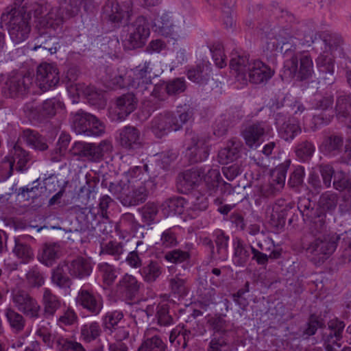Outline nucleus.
Wrapping results in <instances>:
<instances>
[{"mask_svg": "<svg viewBox=\"0 0 351 351\" xmlns=\"http://www.w3.org/2000/svg\"><path fill=\"white\" fill-rule=\"evenodd\" d=\"M141 173L139 167L130 169L123 179L116 182H108L103 179L101 186L108 189L109 192L124 206H135L144 203L148 197V182H140L137 178Z\"/></svg>", "mask_w": 351, "mask_h": 351, "instance_id": "f257e3e1", "label": "nucleus"}, {"mask_svg": "<svg viewBox=\"0 0 351 351\" xmlns=\"http://www.w3.org/2000/svg\"><path fill=\"white\" fill-rule=\"evenodd\" d=\"M92 271L90 260L78 256L73 259L60 262L53 269L51 280L53 284L60 288H69L72 285L71 278L82 280L88 277Z\"/></svg>", "mask_w": 351, "mask_h": 351, "instance_id": "f03ea898", "label": "nucleus"}, {"mask_svg": "<svg viewBox=\"0 0 351 351\" xmlns=\"http://www.w3.org/2000/svg\"><path fill=\"white\" fill-rule=\"evenodd\" d=\"M341 237L336 232H330L324 237L313 239L304 245V248L311 261L316 265H320L335 252Z\"/></svg>", "mask_w": 351, "mask_h": 351, "instance_id": "7ed1b4c3", "label": "nucleus"}, {"mask_svg": "<svg viewBox=\"0 0 351 351\" xmlns=\"http://www.w3.org/2000/svg\"><path fill=\"white\" fill-rule=\"evenodd\" d=\"M72 128L78 134L99 136L104 133L105 126L95 116L80 110L73 114Z\"/></svg>", "mask_w": 351, "mask_h": 351, "instance_id": "20e7f679", "label": "nucleus"}, {"mask_svg": "<svg viewBox=\"0 0 351 351\" xmlns=\"http://www.w3.org/2000/svg\"><path fill=\"white\" fill-rule=\"evenodd\" d=\"M31 157L29 152L21 147L18 143H15L8 155L0 163V172L3 180L9 178L14 169L23 171L27 169V163Z\"/></svg>", "mask_w": 351, "mask_h": 351, "instance_id": "39448f33", "label": "nucleus"}, {"mask_svg": "<svg viewBox=\"0 0 351 351\" xmlns=\"http://www.w3.org/2000/svg\"><path fill=\"white\" fill-rule=\"evenodd\" d=\"M11 298L14 306L26 317L33 320L40 318L41 305L27 291L21 289H13Z\"/></svg>", "mask_w": 351, "mask_h": 351, "instance_id": "423d86ee", "label": "nucleus"}, {"mask_svg": "<svg viewBox=\"0 0 351 351\" xmlns=\"http://www.w3.org/2000/svg\"><path fill=\"white\" fill-rule=\"evenodd\" d=\"M149 34V25L147 19L139 16L133 22L127 25L125 45L129 49L141 48L145 44Z\"/></svg>", "mask_w": 351, "mask_h": 351, "instance_id": "0eeeda50", "label": "nucleus"}, {"mask_svg": "<svg viewBox=\"0 0 351 351\" xmlns=\"http://www.w3.org/2000/svg\"><path fill=\"white\" fill-rule=\"evenodd\" d=\"M29 14L25 11L12 10L8 23V32L11 40L18 44L25 40L31 31Z\"/></svg>", "mask_w": 351, "mask_h": 351, "instance_id": "6e6552de", "label": "nucleus"}, {"mask_svg": "<svg viewBox=\"0 0 351 351\" xmlns=\"http://www.w3.org/2000/svg\"><path fill=\"white\" fill-rule=\"evenodd\" d=\"M294 206V203L287 202L284 199H277L267 208L270 225L278 230L284 228L287 217L293 214Z\"/></svg>", "mask_w": 351, "mask_h": 351, "instance_id": "1a4fd4ad", "label": "nucleus"}, {"mask_svg": "<svg viewBox=\"0 0 351 351\" xmlns=\"http://www.w3.org/2000/svg\"><path fill=\"white\" fill-rule=\"evenodd\" d=\"M286 71L289 72L291 77H295L298 80L303 81L312 77L313 73V63L310 56L303 55L300 58L298 66V58L292 56L285 65Z\"/></svg>", "mask_w": 351, "mask_h": 351, "instance_id": "9d476101", "label": "nucleus"}, {"mask_svg": "<svg viewBox=\"0 0 351 351\" xmlns=\"http://www.w3.org/2000/svg\"><path fill=\"white\" fill-rule=\"evenodd\" d=\"M274 120L279 136L286 141H292L302 132L300 123L284 112L274 113Z\"/></svg>", "mask_w": 351, "mask_h": 351, "instance_id": "9b49d317", "label": "nucleus"}, {"mask_svg": "<svg viewBox=\"0 0 351 351\" xmlns=\"http://www.w3.org/2000/svg\"><path fill=\"white\" fill-rule=\"evenodd\" d=\"M59 80V72L56 65L45 62L38 66L36 82L43 91L55 87Z\"/></svg>", "mask_w": 351, "mask_h": 351, "instance_id": "f8f14e48", "label": "nucleus"}, {"mask_svg": "<svg viewBox=\"0 0 351 351\" xmlns=\"http://www.w3.org/2000/svg\"><path fill=\"white\" fill-rule=\"evenodd\" d=\"M77 219L82 224L84 229L88 230H94L98 226L99 231L104 234H108L112 232V225L106 221L99 222L97 219V211L92 207L80 208L77 213Z\"/></svg>", "mask_w": 351, "mask_h": 351, "instance_id": "ddd939ff", "label": "nucleus"}, {"mask_svg": "<svg viewBox=\"0 0 351 351\" xmlns=\"http://www.w3.org/2000/svg\"><path fill=\"white\" fill-rule=\"evenodd\" d=\"M32 84V78L30 75L15 74L7 79L3 92L8 97H18L24 95Z\"/></svg>", "mask_w": 351, "mask_h": 351, "instance_id": "4468645a", "label": "nucleus"}, {"mask_svg": "<svg viewBox=\"0 0 351 351\" xmlns=\"http://www.w3.org/2000/svg\"><path fill=\"white\" fill-rule=\"evenodd\" d=\"M187 154L192 163L205 160L209 155L208 138L197 134H190V143L187 146Z\"/></svg>", "mask_w": 351, "mask_h": 351, "instance_id": "2eb2a0df", "label": "nucleus"}, {"mask_svg": "<svg viewBox=\"0 0 351 351\" xmlns=\"http://www.w3.org/2000/svg\"><path fill=\"white\" fill-rule=\"evenodd\" d=\"M69 91L73 94L75 93L79 97H84L90 105L95 106L99 108H104L106 105L104 93L97 90L93 86H86L84 84L80 83L75 84L70 86Z\"/></svg>", "mask_w": 351, "mask_h": 351, "instance_id": "dca6fc26", "label": "nucleus"}, {"mask_svg": "<svg viewBox=\"0 0 351 351\" xmlns=\"http://www.w3.org/2000/svg\"><path fill=\"white\" fill-rule=\"evenodd\" d=\"M63 106L60 101L52 98L44 101L39 106H34L30 104H27L25 106V111L29 112V115L33 119L51 118L56 114L59 110L63 108Z\"/></svg>", "mask_w": 351, "mask_h": 351, "instance_id": "f3484780", "label": "nucleus"}, {"mask_svg": "<svg viewBox=\"0 0 351 351\" xmlns=\"http://www.w3.org/2000/svg\"><path fill=\"white\" fill-rule=\"evenodd\" d=\"M328 328L323 334V340L327 351H337L341 344L339 341L342 338V333L345 328L343 322L338 319H332L328 323Z\"/></svg>", "mask_w": 351, "mask_h": 351, "instance_id": "a211bd4d", "label": "nucleus"}, {"mask_svg": "<svg viewBox=\"0 0 351 351\" xmlns=\"http://www.w3.org/2000/svg\"><path fill=\"white\" fill-rule=\"evenodd\" d=\"M299 36H302L301 40L308 46L315 44L313 49L319 52V49H322L323 47H327V42L332 40L333 36L326 32L319 34L317 32L312 26L303 25L299 29Z\"/></svg>", "mask_w": 351, "mask_h": 351, "instance_id": "6ab92c4d", "label": "nucleus"}, {"mask_svg": "<svg viewBox=\"0 0 351 351\" xmlns=\"http://www.w3.org/2000/svg\"><path fill=\"white\" fill-rule=\"evenodd\" d=\"M76 302L84 309L93 315L99 314L103 308V300L101 296L95 295L92 291L80 289L76 297Z\"/></svg>", "mask_w": 351, "mask_h": 351, "instance_id": "aec40b11", "label": "nucleus"}, {"mask_svg": "<svg viewBox=\"0 0 351 351\" xmlns=\"http://www.w3.org/2000/svg\"><path fill=\"white\" fill-rule=\"evenodd\" d=\"M119 143L121 146L128 150H134L143 147L140 131L134 126H125L120 130Z\"/></svg>", "mask_w": 351, "mask_h": 351, "instance_id": "412c9836", "label": "nucleus"}, {"mask_svg": "<svg viewBox=\"0 0 351 351\" xmlns=\"http://www.w3.org/2000/svg\"><path fill=\"white\" fill-rule=\"evenodd\" d=\"M269 130V126L265 121H258L247 125L242 132V136L245 144L252 148L256 147L261 138Z\"/></svg>", "mask_w": 351, "mask_h": 351, "instance_id": "4be33fe9", "label": "nucleus"}, {"mask_svg": "<svg viewBox=\"0 0 351 351\" xmlns=\"http://www.w3.org/2000/svg\"><path fill=\"white\" fill-rule=\"evenodd\" d=\"M204 171L202 168L191 169L180 174L177 178V186L182 193H187L202 180Z\"/></svg>", "mask_w": 351, "mask_h": 351, "instance_id": "5701e85b", "label": "nucleus"}, {"mask_svg": "<svg viewBox=\"0 0 351 351\" xmlns=\"http://www.w3.org/2000/svg\"><path fill=\"white\" fill-rule=\"evenodd\" d=\"M153 329H147L138 346L137 351H167L165 339L158 334H154Z\"/></svg>", "mask_w": 351, "mask_h": 351, "instance_id": "b1692460", "label": "nucleus"}, {"mask_svg": "<svg viewBox=\"0 0 351 351\" xmlns=\"http://www.w3.org/2000/svg\"><path fill=\"white\" fill-rule=\"evenodd\" d=\"M173 112H165L154 118L151 123V130L158 138H161L169 132L175 131Z\"/></svg>", "mask_w": 351, "mask_h": 351, "instance_id": "393cba45", "label": "nucleus"}, {"mask_svg": "<svg viewBox=\"0 0 351 351\" xmlns=\"http://www.w3.org/2000/svg\"><path fill=\"white\" fill-rule=\"evenodd\" d=\"M274 74V71L260 60L252 62L247 73V81L253 84H261L269 80Z\"/></svg>", "mask_w": 351, "mask_h": 351, "instance_id": "a878e982", "label": "nucleus"}, {"mask_svg": "<svg viewBox=\"0 0 351 351\" xmlns=\"http://www.w3.org/2000/svg\"><path fill=\"white\" fill-rule=\"evenodd\" d=\"M137 104L138 99L132 93H128L119 97L116 100L117 120H125L136 110Z\"/></svg>", "mask_w": 351, "mask_h": 351, "instance_id": "bb28decb", "label": "nucleus"}, {"mask_svg": "<svg viewBox=\"0 0 351 351\" xmlns=\"http://www.w3.org/2000/svg\"><path fill=\"white\" fill-rule=\"evenodd\" d=\"M141 283L131 274H124L117 284V291L127 300H133L138 293Z\"/></svg>", "mask_w": 351, "mask_h": 351, "instance_id": "cd10ccee", "label": "nucleus"}, {"mask_svg": "<svg viewBox=\"0 0 351 351\" xmlns=\"http://www.w3.org/2000/svg\"><path fill=\"white\" fill-rule=\"evenodd\" d=\"M43 305V315L47 319L53 317L60 307L61 300L56 294H54L49 289L45 288L41 299Z\"/></svg>", "mask_w": 351, "mask_h": 351, "instance_id": "c85d7f7f", "label": "nucleus"}, {"mask_svg": "<svg viewBox=\"0 0 351 351\" xmlns=\"http://www.w3.org/2000/svg\"><path fill=\"white\" fill-rule=\"evenodd\" d=\"M251 65L252 62L246 56L234 54L230 62V67L234 72L236 78L243 83L247 82V73Z\"/></svg>", "mask_w": 351, "mask_h": 351, "instance_id": "c756f323", "label": "nucleus"}, {"mask_svg": "<svg viewBox=\"0 0 351 351\" xmlns=\"http://www.w3.org/2000/svg\"><path fill=\"white\" fill-rule=\"evenodd\" d=\"M188 78L199 84H206L212 77L211 64L203 61L187 71Z\"/></svg>", "mask_w": 351, "mask_h": 351, "instance_id": "7c9ffc66", "label": "nucleus"}, {"mask_svg": "<svg viewBox=\"0 0 351 351\" xmlns=\"http://www.w3.org/2000/svg\"><path fill=\"white\" fill-rule=\"evenodd\" d=\"M327 48L323 47L321 49L319 56L316 59V64L319 71L332 76L334 73V58L331 55L330 51L332 47V40L327 42Z\"/></svg>", "mask_w": 351, "mask_h": 351, "instance_id": "2f4dec72", "label": "nucleus"}, {"mask_svg": "<svg viewBox=\"0 0 351 351\" xmlns=\"http://www.w3.org/2000/svg\"><path fill=\"white\" fill-rule=\"evenodd\" d=\"M34 43L33 50L43 49L50 54L56 53L60 47L56 38L47 32H40L39 35L35 38Z\"/></svg>", "mask_w": 351, "mask_h": 351, "instance_id": "473e14b6", "label": "nucleus"}, {"mask_svg": "<svg viewBox=\"0 0 351 351\" xmlns=\"http://www.w3.org/2000/svg\"><path fill=\"white\" fill-rule=\"evenodd\" d=\"M61 256L60 246L56 243H45L38 258L43 265L51 267Z\"/></svg>", "mask_w": 351, "mask_h": 351, "instance_id": "72a5a7b5", "label": "nucleus"}, {"mask_svg": "<svg viewBox=\"0 0 351 351\" xmlns=\"http://www.w3.org/2000/svg\"><path fill=\"white\" fill-rule=\"evenodd\" d=\"M234 254L233 262L237 266L244 267L250 256V250L252 246L248 245L240 239H236L233 243Z\"/></svg>", "mask_w": 351, "mask_h": 351, "instance_id": "f704fd0d", "label": "nucleus"}, {"mask_svg": "<svg viewBox=\"0 0 351 351\" xmlns=\"http://www.w3.org/2000/svg\"><path fill=\"white\" fill-rule=\"evenodd\" d=\"M163 268L157 261L151 260L139 270L143 280L147 283H153L161 276Z\"/></svg>", "mask_w": 351, "mask_h": 351, "instance_id": "c9c22d12", "label": "nucleus"}, {"mask_svg": "<svg viewBox=\"0 0 351 351\" xmlns=\"http://www.w3.org/2000/svg\"><path fill=\"white\" fill-rule=\"evenodd\" d=\"M5 317L11 330L15 333L21 332L26 325L25 315L20 311L8 307L5 309Z\"/></svg>", "mask_w": 351, "mask_h": 351, "instance_id": "e433bc0d", "label": "nucleus"}, {"mask_svg": "<svg viewBox=\"0 0 351 351\" xmlns=\"http://www.w3.org/2000/svg\"><path fill=\"white\" fill-rule=\"evenodd\" d=\"M343 145V136L339 134H332L325 137L320 146V149L325 154L337 155L341 152Z\"/></svg>", "mask_w": 351, "mask_h": 351, "instance_id": "4c0bfd02", "label": "nucleus"}, {"mask_svg": "<svg viewBox=\"0 0 351 351\" xmlns=\"http://www.w3.org/2000/svg\"><path fill=\"white\" fill-rule=\"evenodd\" d=\"M131 10H124L117 1H108L104 6V12L108 19L114 23H120L127 15L130 16Z\"/></svg>", "mask_w": 351, "mask_h": 351, "instance_id": "58836bf2", "label": "nucleus"}, {"mask_svg": "<svg viewBox=\"0 0 351 351\" xmlns=\"http://www.w3.org/2000/svg\"><path fill=\"white\" fill-rule=\"evenodd\" d=\"M21 138L31 147L40 151L48 149L46 139L38 132L27 129L23 132Z\"/></svg>", "mask_w": 351, "mask_h": 351, "instance_id": "ea45409f", "label": "nucleus"}, {"mask_svg": "<svg viewBox=\"0 0 351 351\" xmlns=\"http://www.w3.org/2000/svg\"><path fill=\"white\" fill-rule=\"evenodd\" d=\"M112 145L110 141L104 140L99 144L87 143L86 150V158L92 161L99 160L104 156V154L110 151Z\"/></svg>", "mask_w": 351, "mask_h": 351, "instance_id": "a19ab883", "label": "nucleus"}, {"mask_svg": "<svg viewBox=\"0 0 351 351\" xmlns=\"http://www.w3.org/2000/svg\"><path fill=\"white\" fill-rule=\"evenodd\" d=\"M64 18L58 8H52L49 12L39 21V23L46 29L56 31L63 23Z\"/></svg>", "mask_w": 351, "mask_h": 351, "instance_id": "79ce46f5", "label": "nucleus"}, {"mask_svg": "<svg viewBox=\"0 0 351 351\" xmlns=\"http://www.w3.org/2000/svg\"><path fill=\"white\" fill-rule=\"evenodd\" d=\"M147 250V247L142 241L136 243V249L128 253L125 261L133 269H141L143 267L142 256Z\"/></svg>", "mask_w": 351, "mask_h": 351, "instance_id": "37998d69", "label": "nucleus"}, {"mask_svg": "<svg viewBox=\"0 0 351 351\" xmlns=\"http://www.w3.org/2000/svg\"><path fill=\"white\" fill-rule=\"evenodd\" d=\"M101 334V328L97 322L86 323L81 326L80 339L85 343L96 340Z\"/></svg>", "mask_w": 351, "mask_h": 351, "instance_id": "c03bdc74", "label": "nucleus"}, {"mask_svg": "<svg viewBox=\"0 0 351 351\" xmlns=\"http://www.w3.org/2000/svg\"><path fill=\"white\" fill-rule=\"evenodd\" d=\"M239 143L234 141L230 142L226 147L221 149L218 153V160L221 164H228L237 160L239 157Z\"/></svg>", "mask_w": 351, "mask_h": 351, "instance_id": "a18cd8bd", "label": "nucleus"}, {"mask_svg": "<svg viewBox=\"0 0 351 351\" xmlns=\"http://www.w3.org/2000/svg\"><path fill=\"white\" fill-rule=\"evenodd\" d=\"M178 116L173 113L175 132L180 130L183 125L189 122L193 117L194 108L189 104H184L177 110Z\"/></svg>", "mask_w": 351, "mask_h": 351, "instance_id": "49530a36", "label": "nucleus"}, {"mask_svg": "<svg viewBox=\"0 0 351 351\" xmlns=\"http://www.w3.org/2000/svg\"><path fill=\"white\" fill-rule=\"evenodd\" d=\"M82 1V0L61 1L58 8L60 10L64 19L75 17L79 14Z\"/></svg>", "mask_w": 351, "mask_h": 351, "instance_id": "de8ad7c7", "label": "nucleus"}, {"mask_svg": "<svg viewBox=\"0 0 351 351\" xmlns=\"http://www.w3.org/2000/svg\"><path fill=\"white\" fill-rule=\"evenodd\" d=\"M123 317V312L118 310L106 313L102 318V325L105 332L107 333L122 324L124 322Z\"/></svg>", "mask_w": 351, "mask_h": 351, "instance_id": "09e8293b", "label": "nucleus"}, {"mask_svg": "<svg viewBox=\"0 0 351 351\" xmlns=\"http://www.w3.org/2000/svg\"><path fill=\"white\" fill-rule=\"evenodd\" d=\"M214 236L217 247V258L225 260L228 256L229 237L226 235L221 230H217L214 233Z\"/></svg>", "mask_w": 351, "mask_h": 351, "instance_id": "8fccbe9b", "label": "nucleus"}, {"mask_svg": "<svg viewBox=\"0 0 351 351\" xmlns=\"http://www.w3.org/2000/svg\"><path fill=\"white\" fill-rule=\"evenodd\" d=\"M152 68L150 62H145L143 66H138L135 71L136 79L138 80L137 82L138 88H143L144 85L152 84L151 73Z\"/></svg>", "mask_w": 351, "mask_h": 351, "instance_id": "3c124183", "label": "nucleus"}, {"mask_svg": "<svg viewBox=\"0 0 351 351\" xmlns=\"http://www.w3.org/2000/svg\"><path fill=\"white\" fill-rule=\"evenodd\" d=\"M123 252L124 248L123 243L110 241L108 243L101 244L99 254H108L113 256L115 260H119Z\"/></svg>", "mask_w": 351, "mask_h": 351, "instance_id": "603ef678", "label": "nucleus"}, {"mask_svg": "<svg viewBox=\"0 0 351 351\" xmlns=\"http://www.w3.org/2000/svg\"><path fill=\"white\" fill-rule=\"evenodd\" d=\"M15 255L20 259L22 263H27L32 261L34 257V252L32 247L19 240L15 241V246L13 250Z\"/></svg>", "mask_w": 351, "mask_h": 351, "instance_id": "864d4df0", "label": "nucleus"}, {"mask_svg": "<svg viewBox=\"0 0 351 351\" xmlns=\"http://www.w3.org/2000/svg\"><path fill=\"white\" fill-rule=\"evenodd\" d=\"M271 34L272 37L276 40V43H273L274 47L276 45V47H278L279 45H281L282 47L283 45H289L291 47L295 45L294 41L295 38L291 35L288 29L281 28L274 29Z\"/></svg>", "mask_w": 351, "mask_h": 351, "instance_id": "5fc2aeb1", "label": "nucleus"}, {"mask_svg": "<svg viewBox=\"0 0 351 351\" xmlns=\"http://www.w3.org/2000/svg\"><path fill=\"white\" fill-rule=\"evenodd\" d=\"M162 211L167 215L182 214L184 211L182 198H170L161 205Z\"/></svg>", "mask_w": 351, "mask_h": 351, "instance_id": "6e6d98bb", "label": "nucleus"}, {"mask_svg": "<svg viewBox=\"0 0 351 351\" xmlns=\"http://www.w3.org/2000/svg\"><path fill=\"white\" fill-rule=\"evenodd\" d=\"M325 326L324 319L319 315L312 314L309 316L308 322L302 331L303 336L308 337L314 335L318 328H322Z\"/></svg>", "mask_w": 351, "mask_h": 351, "instance_id": "4d7b16f0", "label": "nucleus"}, {"mask_svg": "<svg viewBox=\"0 0 351 351\" xmlns=\"http://www.w3.org/2000/svg\"><path fill=\"white\" fill-rule=\"evenodd\" d=\"M25 279L28 287L31 289L40 288L45 283L43 274L36 266L33 267L27 272Z\"/></svg>", "mask_w": 351, "mask_h": 351, "instance_id": "13d9d810", "label": "nucleus"}, {"mask_svg": "<svg viewBox=\"0 0 351 351\" xmlns=\"http://www.w3.org/2000/svg\"><path fill=\"white\" fill-rule=\"evenodd\" d=\"M156 30L163 36H169L173 32V23L171 17L167 14H163L161 16L154 20Z\"/></svg>", "mask_w": 351, "mask_h": 351, "instance_id": "bf43d9fd", "label": "nucleus"}, {"mask_svg": "<svg viewBox=\"0 0 351 351\" xmlns=\"http://www.w3.org/2000/svg\"><path fill=\"white\" fill-rule=\"evenodd\" d=\"M340 236L343 249L340 258L343 263L351 265V230L346 231Z\"/></svg>", "mask_w": 351, "mask_h": 351, "instance_id": "052dcab7", "label": "nucleus"}, {"mask_svg": "<svg viewBox=\"0 0 351 351\" xmlns=\"http://www.w3.org/2000/svg\"><path fill=\"white\" fill-rule=\"evenodd\" d=\"M143 221L147 225H151L155 221L158 213V206L154 202H147L139 209Z\"/></svg>", "mask_w": 351, "mask_h": 351, "instance_id": "680f3d73", "label": "nucleus"}, {"mask_svg": "<svg viewBox=\"0 0 351 351\" xmlns=\"http://www.w3.org/2000/svg\"><path fill=\"white\" fill-rule=\"evenodd\" d=\"M204 181L208 190L210 191V194L215 192L221 182L219 171L218 169H209L207 173L204 176Z\"/></svg>", "mask_w": 351, "mask_h": 351, "instance_id": "e2e57ef3", "label": "nucleus"}, {"mask_svg": "<svg viewBox=\"0 0 351 351\" xmlns=\"http://www.w3.org/2000/svg\"><path fill=\"white\" fill-rule=\"evenodd\" d=\"M290 161H286L278 165L271 173V182L278 185V188H283L285 183L286 174Z\"/></svg>", "mask_w": 351, "mask_h": 351, "instance_id": "0e129e2a", "label": "nucleus"}, {"mask_svg": "<svg viewBox=\"0 0 351 351\" xmlns=\"http://www.w3.org/2000/svg\"><path fill=\"white\" fill-rule=\"evenodd\" d=\"M315 151V145L308 141H304L298 143L295 149L297 157L304 161L310 159Z\"/></svg>", "mask_w": 351, "mask_h": 351, "instance_id": "69168bd1", "label": "nucleus"}, {"mask_svg": "<svg viewBox=\"0 0 351 351\" xmlns=\"http://www.w3.org/2000/svg\"><path fill=\"white\" fill-rule=\"evenodd\" d=\"M99 269L102 274L104 284L108 286L112 285L118 276V270L114 266L107 263L100 264Z\"/></svg>", "mask_w": 351, "mask_h": 351, "instance_id": "338daca9", "label": "nucleus"}, {"mask_svg": "<svg viewBox=\"0 0 351 351\" xmlns=\"http://www.w3.org/2000/svg\"><path fill=\"white\" fill-rule=\"evenodd\" d=\"M339 197L335 193L326 191L319 197V206L324 210H334L338 203Z\"/></svg>", "mask_w": 351, "mask_h": 351, "instance_id": "774afa93", "label": "nucleus"}]
</instances>
